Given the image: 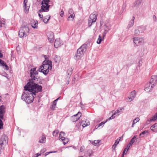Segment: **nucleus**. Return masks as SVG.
Wrapping results in <instances>:
<instances>
[{"instance_id": "1", "label": "nucleus", "mask_w": 157, "mask_h": 157, "mask_svg": "<svg viewBox=\"0 0 157 157\" xmlns=\"http://www.w3.org/2000/svg\"><path fill=\"white\" fill-rule=\"evenodd\" d=\"M42 87L37 84L32 85L30 82H28L24 86V91L21 96V99L28 104L32 102L33 100V95H36V93L42 91Z\"/></svg>"}, {"instance_id": "2", "label": "nucleus", "mask_w": 157, "mask_h": 157, "mask_svg": "<svg viewBox=\"0 0 157 157\" xmlns=\"http://www.w3.org/2000/svg\"><path fill=\"white\" fill-rule=\"evenodd\" d=\"M45 60L43 62V65L40 67L38 71L42 72L44 75H46L48 73L49 70L52 69V62L51 61L47 60L46 58Z\"/></svg>"}, {"instance_id": "3", "label": "nucleus", "mask_w": 157, "mask_h": 157, "mask_svg": "<svg viewBox=\"0 0 157 157\" xmlns=\"http://www.w3.org/2000/svg\"><path fill=\"white\" fill-rule=\"evenodd\" d=\"M87 48L86 44L82 45L77 50V53L75 54L74 58L76 60H78L83 57L86 52Z\"/></svg>"}, {"instance_id": "4", "label": "nucleus", "mask_w": 157, "mask_h": 157, "mask_svg": "<svg viewBox=\"0 0 157 157\" xmlns=\"http://www.w3.org/2000/svg\"><path fill=\"white\" fill-rule=\"evenodd\" d=\"M29 29L27 26L21 27L19 30L18 35L20 37H25L29 34Z\"/></svg>"}, {"instance_id": "5", "label": "nucleus", "mask_w": 157, "mask_h": 157, "mask_svg": "<svg viewBox=\"0 0 157 157\" xmlns=\"http://www.w3.org/2000/svg\"><path fill=\"white\" fill-rule=\"evenodd\" d=\"M30 77L32 78V79L29 80V82L32 85L36 84L35 83L36 81H37V78L36 75L38 74V72L36 71V68H33L31 69L30 72Z\"/></svg>"}, {"instance_id": "6", "label": "nucleus", "mask_w": 157, "mask_h": 157, "mask_svg": "<svg viewBox=\"0 0 157 157\" xmlns=\"http://www.w3.org/2000/svg\"><path fill=\"white\" fill-rule=\"evenodd\" d=\"M97 20V15L94 14H91L89 17L88 21V25L89 27L91 26L93 23L95 22Z\"/></svg>"}, {"instance_id": "7", "label": "nucleus", "mask_w": 157, "mask_h": 157, "mask_svg": "<svg viewBox=\"0 0 157 157\" xmlns=\"http://www.w3.org/2000/svg\"><path fill=\"white\" fill-rule=\"evenodd\" d=\"M133 41L137 46H139L143 44L144 42V39L142 38L135 37L133 38Z\"/></svg>"}, {"instance_id": "8", "label": "nucleus", "mask_w": 157, "mask_h": 157, "mask_svg": "<svg viewBox=\"0 0 157 157\" xmlns=\"http://www.w3.org/2000/svg\"><path fill=\"white\" fill-rule=\"evenodd\" d=\"M42 6L41 7V9L39 10V12H48L49 10V7L50 5L47 4H44L41 3Z\"/></svg>"}, {"instance_id": "9", "label": "nucleus", "mask_w": 157, "mask_h": 157, "mask_svg": "<svg viewBox=\"0 0 157 157\" xmlns=\"http://www.w3.org/2000/svg\"><path fill=\"white\" fill-rule=\"evenodd\" d=\"M81 113L80 112H78L77 114L71 117V120L72 122H75L79 119L80 117H81Z\"/></svg>"}, {"instance_id": "10", "label": "nucleus", "mask_w": 157, "mask_h": 157, "mask_svg": "<svg viewBox=\"0 0 157 157\" xmlns=\"http://www.w3.org/2000/svg\"><path fill=\"white\" fill-rule=\"evenodd\" d=\"M154 87V86L149 82L146 85L144 90L147 92H149L152 91V88Z\"/></svg>"}, {"instance_id": "11", "label": "nucleus", "mask_w": 157, "mask_h": 157, "mask_svg": "<svg viewBox=\"0 0 157 157\" xmlns=\"http://www.w3.org/2000/svg\"><path fill=\"white\" fill-rule=\"evenodd\" d=\"M136 92L135 90H134L132 91L130 94L129 96L128 97V101L130 102L132 101L136 96Z\"/></svg>"}, {"instance_id": "12", "label": "nucleus", "mask_w": 157, "mask_h": 157, "mask_svg": "<svg viewBox=\"0 0 157 157\" xmlns=\"http://www.w3.org/2000/svg\"><path fill=\"white\" fill-rule=\"evenodd\" d=\"M157 81V76L156 75L152 76L149 82L155 86L156 83Z\"/></svg>"}, {"instance_id": "13", "label": "nucleus", "mask_w": 157, "mask_h": 157, "mask_svg": "<svg viewBox=\"0 0 157 157\" xmlns=\"http://www.w3.org/2000/svg\"><path fill=\"white\" fill-rule=\"evenodd\" d=\"M49 35H48V40L51 43H52L54 40V34L53 32H50L49 33Z\"/></svg>"}, {"instance_id": "14", "label": "nucleus", "mask_w": 157, "mask_h": 157, "mask_svg": "<svg viewBox=\"0 0 157 157\" xmlns=\"http://www.w3.org/2000/svg\"><path fill=\"white\" fill-rule=\"evenodd\" d=\"M62 44L61 42L60 38L56 39L55 42L54 46L56 48H57Z\"/></svg>"}, {"instance_id": "15", "label": "nucleus", "mask_w": 157, "mask_h": 157, "mask_svg": "<svg viewBox=\"0 0 157 157\" xmlns=\"http://www.w3.org/2000/svg\"><path fill=\"white\" fill-rule=\"evenodd\" d=\"M90 124V122L87 120H86L85 121H82V122H79V125H82L83 128H84L87 126H88Z\"/></svg>"}, {"instance_id": "16", "label": "nucleus", "mask_w": 157, "mask_h": 157, "mask_svg": "<svg viewBox=\"0 0 157 157\" xmlns=\"http://www.w3.org/2000/svg\"><path fill=\"white\" fill-rule=\"evenodd\" d=\"M135 19V17L134 16H133L132 17L131 20L130 21L128 24V26L127 27V29H129L131 27L133 26V25L134 24V20Z\"/></svg>"}, {"instance_id": "17", "label": "nucleus", "mask_w": 157, "mask_h": 157, "mask_svg": "<svg viewBox=\"0 0 157 157\" xmlns=\"http://www.w3.org/2000/svg\"><path fill=\"white\" fill-rule=\"evenodd\" d=\"M150 129L152 131L155 132H157V123H155L150 127Z\"/></svg>"}, {"instance_id": "18", "label": "nucleus", "mask_w": 157, "mask_h": 157, "mask_svg": "<svg viewBox=\"0 0 157 157\" xmlns=\"http://www.w3.org/2000/svg\"><path fill=\"white\" fill-rule=\"evenodd\" d=\"M93 153V151L91 149L88 150L85 153V155L86 157H90L92 154Z\"/></svg>"}, {"instance_id": "19", "label": "nucleus", "mask_w": 157, "mask_h": 157, "mask_svg": "<svg viewBox=\"0 0 157 157\" xmlns=\"http://www.w3.org/2000/svg\"><path fill=\"white\" fill-rule=\"evenodd\" d=\"M140 33H143L146 29V27L144 26H140L137 27Z\"/></svg>"}, {"instance_id": "20", "label": "nucleus", "mask_w": 157, "mask_h": 157, "mask_svg": "<svg viewBox=\"0 0 157 157\" xmlns=\"http://www.w3.org/2000/svg\"><path fill=\"white\" fill-rule=\"evenodd\" d=\"M46 138L45 136L44 135H42L40 137L39 142L41 143H45L46 142Z\"/></svg>"}, {"instance_id": "21", "label": "nucleus", "mask_w": 157, "mask_h": 157, "mask_svg": "<svg viewBox=\"0 0 157 157\" xmlns=\"http://www.w3.org/2000/svg\"><path fill=\"white\" fill-rule=\"evenodd\" d=\"M143 0H136L134 3V6L138 7L141 5Z\"/></svg>"}, {"instance_id": "22", "label": "nucleus", "mask_w": 157, "mask_h": 157, "mask_svg": "<svg viewBox=\"0 0 157 157\" xmlns=\"http://www.w3.org/2000/svg\"><path fill=\"white\" fill-rule=\"evenodd\" d=\"M0 65L2 66H5L6 67V69L8 70L9 67L6 64V63L2 59H0Z\"/></svg>"}, {"instance_id": "23", "label": "nucleus", "mask_w": 157, "mask_h": 157, "mask_svg": "<svg viewBox=\"0 0 157 157\" xmlns=\"http://www.w3.org/2000/svg\"><path fill=\"white\" fill-rule=\"evenodd\" d=\"M72 71L73 69L72 68H69L67 70V77L68 78H70L71 75L72 73Z\"/></svg>"}, {"instance_id": "24", "label": "nucleus", "mask_w": 157, "mask_h": 157, "mask_svg": "<svg viewBox=\"0 0 157 157\" xmlns=\"http://www.w3.org/2000/svg\"><path fill=\"white\" fill-rule=\"evenodd\" d=\"M59 98H57L56 100H55L53 102V103H52V109L53 110H54L56 106V105L57 101L59 99Z\"/></svg>"}, {"instance_id": "25", "label": "nucleus", "mask_w": 157, "mask_h": 157, "mask_svg": "<svg viewBox=\"0 0 157 157\" xmlns=\"http://www.w3.org/2000/svg\"><path fill=\"white\" fill-rule=\"evenodd\" d=\"M120 139H117L116 140L114 144L112 146V148L113 149H114L116 148L117 145L119 144Z\"/></svg>"}, {"instance_id": "26", "label": "nucleus", "mask_w": 157, "mask_h": 157, "mask_svg": "<svg viewBox=\"0 0 157 157\" xmlns=\"http://www.w3.org/2000/svg\"><path fill=\"white\" fill-rule=\"evenodd\" d=\"M65 134L64 132H60L59 133V140H63V139H64V138H65L64 137V136H65Z\"/></svg>"}, {"instance_id": "27", "label": "nucleus", "mask_w": 157, "mask_h": 157, "mask_svg": "<svg viewBox=\"0 0 157 157\" xmlns=\"http://www.w3.org/2000/svg\"><path fill=\"white\" fill-rule=\"evenodd\" d=\"M61 59L60 57L57 55H56L54 59V60L56 63H59Z\"/></svg>"}, {"instance_id": "28", "label": "nucleus", "mask_w": 157, "mask_h": 157, "mask_svg": "<svg viewBox=\"0 0 157 157\" xmlns=\"http://www.w3.org/2000/svg\"><path fill=\"white\" fill-rule=\"evenodd\" d=\"M5 107L3 105H2L0 107V114H3L5 112Z\"/></svg>"}, {"instance_id": "29", "label": "nucleus", "mask_w": 157, "mask_h": 157, "mask_svg": "<svg viewBox=\"0 0 157 157\" xmlns=\"http://www.w3.org/2000/svg\"><path fill=\"white\" fill-rule=\"evenodd\" d=\"M70 15L69 16L68 18V21H72L74 19L75 15L74 14H70Z\"/></svg>"}, {"instance_id": "30", "label": "nucleus", "mask_w": 157, "mask_h": 157, "mask_svg": "<svg viewBox=\"0 0 157 157\" xmlns=\"http://www.w3.org/2000/svg\"><path fill=\"white\" fill-rule=\"evenodd\" d=\"M50 18V16H46L43 19V21L45 23H47Z\"/></svg>"}, {"instance_id": "31", "label": "nucleus", "mask_w": 157, "mask_h": 157, "mask_svg": "<svg viewBox=\"0 0 157 157\" xmlns=\"http://www.w3.org/2000/svg\"><path fill=\"white\" fill-rule=\"evenodd\" d=\"M137 136H134L131 139V140L129 143H130V145H132L134 143L135 141V139L136 138V137Z\"/></svg>"}, {"instance_id": "32", "label": "nucleus", "mask_w": 157, "mask_h": 157, "mask_svg": "<svg viewBox=\"0 0 157 157\" xmlns=\"http://www.w3.org/2000/svg\"><path fill=\"white\" fill-rule=\"evenodd\" d=\"M157 119V118L156 117V114L154 115V116L152 117L149 120H148V121H149L151 122L152 121H154L155 120Z\"/></svg>"}, {"instance_id": "33", "label": "nucleus", "mask_w": 157, "mask_h": 157, "mask_svg": "<svg viewBox=\"0 0 157 157\" xmlns=\"http://www.w3.org/2000/svg\"><path fill=\"white\" fill-rule=\"evenodd\" d=\"M101 142V140H94V141L92 142V144L95 146H98V144Z\"/></svg>"}, {"instance_id": "34", "label": "nucleus", "mask_w": 157, "mask_h": 157, "mask_svg": "<svg viewBox=\"0 0 157 157\" xmlns=\"http://www.w3.org/2000/svg\"><path fill=\"white\" fill-rule=\"evenodd\" d=\"M104 31L108 32L109 30V27L106 24H105L104 25Z\"/></svg>"}, {"instance_id": "35", "label": "nucleus", "mask_w": 157, "mask_h": 157, "mask_svg": "<svg viewBox=\"0 0 157 157\" xmlns=\"http://www.w3.org/2000/svg\"><path fill=\"white\" fill-rule=\"evenodd\" d=\"M37 21H34V22L33 23V24H32V26L33 28L35 29L37 27Z\"/></svg>"}, {"instance_id": "36", "label": "nucleus", "mask_w": 157, "mask_h": 157, "mask_svg": "<svg viewBox=\"0 0 157 157\" xmlns=\"http://www.w3.org/2000/svg\"><path fill=\"white\" fill-rule=\"evenodd\" d=\"M140 33L139 29L137 28V29H136L135 30L134 34L135 35H139Z\"/></svg>"}, {"instance_id": "37", "label": "nucleus", "mask_w": 157, "mask_h": 157, "mask_svg": "<svg viewBox=\"0 0 157 157\" xmlns=\"http://www.w3.org/2000/svg\"><path fill=\"white\" fill-rule=\"evenodd\" d=\"M59 132V131L58 130H55L53 132V135L54 136L56 137L57 136Z\"/></svg>"}, {"instance_id": "38", "label": "nucleus", "mask_w": 157, "mask_h": 157, "mask_svg": "<svg viewBox=\"0 0 157 157\" xmlns=\"http://www.w3.org/2000/svg\"><path fill=\"white\" fill-rule=\"evenodd\" d=\"M61 140L63 142V143L64 144H66L67 143L68 141L69 140L68 138H66L65 137L64 138V139L63 140Z\"/></svg>"}, {"instance_id": "39", "label": "nucleus", "mask_w": 157, "mask_h": 157, "mask_svg": "<svg viewBox=\"0 0 157 157\" xmlns=\"http://www.w3.org/2000/svg\"><path fill=\"white\" fill-rule=\"evenodd\" d=\"M102 40L101 39V36L99 35V37L98 38V40L97 41V43L98 44H100L101 43Z\"/></svg>"}, {"instance_id": "40", "label": "nucleus", "mask_w": 157, "mask_h": 157, "mask_svg": "<svg viewBox=\"0 0 157 157\" xmlns=\"http://www.w3.org/2000/svg\"><path fill=\"white\" fill-rule=\"evenodd\" d=\"M115 114V113H114L108 119L106 120V121L110 120L111 119H114L115 117V116H114V115Z\"/></svg>"}, {"instance_id": "41", "label": "nucleus", "mask_w": 157, "mask_h": 157, "mask_svg": "<svg viewBox=\"0 0 157 157\" xmlns=\"http://www.w3.org/2000/svg\"><path fill=\"white\" fill-rule=\"evenodd\" d=\"M147 132H147V130H145V131H143V132H141V133H140V135H139L140 137H144L143 136H141L142 135H144L146 133H147Z\"/></svg>"}, {"instance_id": "42", "label": "nucleus", "mask_w": 157, "mask_h": 157, "mask_svg": "<svg viewBox=\"0 0 157 157\" xmlns=\"http://www.w3.org/2000/svg\"><path fill=\"white\" fill-rule=\"evenodd\" d=\"M85 147L84 146H82L80 149V152H83L85 150Z\"/></svg>"}, {"instance_id": "43", "label": "nucleus", "mask_w": 157, "mask_h": 157, "mask_svg": "<svg viewBox=\"0 0 157 157\" xmlns=\"http://www.w3.org/2000/svg\"><path fill=\"white\" fill-rule=\"evenodd\" d=\"M140 121V119L138 117H137L134 119L133 121L134 124H136L137 122H138Z\"/></svg>"}, {"instance_id": "44", "label": "nucleus", "mask_w": 157, "mask_h": 157, "mask_svg": "<svg viewBox=\"0 0 157 157\" xmlns=\"http://www.w3.org/2000/svg\"><path fill=\"white\" fill-rule=\"evenodd\" d=\"M5 21L2 20L0 19V26H2V25H4L5 24Z\"/></svg>"}, {"instance_id": "45", "label": "nucleus", "mask_w": 157, "mask_h": 157, "mask_svg": "<svg viewBox=\"0 0 157 157\" xmlns=\"http://www.w3.org/2000/svg\"><path fill=\"white\" fill-rule=\"evenodd\" d=\"M49 0H43L41 3H43L44 4H48V2H49Z\"/></svg>"}, {"instance_id": "46", "label": "nucleus", "mask_w": 157, "mask_h": 157, "mask_svg": "<svg viewBox=\"0 0 157 157\" xmlns=\"http://www.w3.org/2000/svg\"><path fill=\"white\" fill-rule=\"evenodd\" d=\"M27 0H24L23 4H24V7L25 6V10H26V3H27Z\"/></svg>"}, {"instance_id": "47", "label": "nucleus", "mask_w": 157, "mask_h": 157, "mask_svg": "<svg viewBox=\"0 0 157 157\" xmlns=\"http://www.w3.org/2000/svg\"><path fill=\"white\" fill-rule=\"evenodd\" d=\"M107 121H106L104 122H101V123H100L99 124V125L98 126V127H99L100 126H101L102 125H104V124L107 122Z\"/></svg>"}, {"instance_id": "48", "label": "nucleus", "mask_w": 157, "mask_h": 157, "mask_svg": "<svg viewBox=\"0 0 157 157\" xmlns=\"http://www.w3.org/2000/svg\"><path fill=\"white\" fill-rule=\"evenodd\" d=\"M68 13L70 14H74L73 10L72 9H70L69 10Z\"/></svg>"}, {"instance_id": "49", "label": "nucleus", "mask_w": 157, "mask_h": 157, "mask_svg": "<svg viewBox=\"0 0 157 157\" xmlns=\"http://www.w3.org/2000/svg\"><path fill=\"white\" fill-rule=\"evenodd\" d=\"M3 123L2 122L1 119H0V129H1L2 127Z\"/></svg>"}, {"instance_id": "50", "label": "nucleus", "mask_w": 157, "mask_h": 157, "mask_svg": "<svg viewBox=\"0 0 157 157\" xmlns=\"http://www.w3.org/2000/svg\"><path fill=\"white\" fill-rule=\"evenodd\" d=\"M60 16L61 17H63L64 15V12L63 10H61L60 12Z\"/></svg>"}, {"instance_id": "51", "label": "nucleus", "mask_w": 157, "mask_h": 157, "mask_svg": "<svg viewBox=\"0 0 157 157\" xmlns=\"http://www.w3.org/2000/svg\"><path fill=\"white\" fill-rule=\"evenodd\" d=\"M142 61L141 60H140L138 62L139 65H138V66L139 67H140L142 65Z\"/></svg>"}, {"instance_id": "52", "label": "nucleus", "mask_w": 157, "mask_h": 157, "mask_svg": "<svg viewBox=\"0 0 157 157\" xmlns=\"http://www.w3.org/2000/svg\"><path fill=\"white\" fill-rule=\"evenodd\" d=\"M108 32H106V31H104V32L102 33V36L103 38L105 37L106 35V34Z\"/></svg>"}, {"instance_id": "53", "label": "nucleus", "mask_w": 157, "mask_h": 157, "mask_svg": "<svg viewBox=\"0 0 157 157\" xmlns=\"http://www.w3.org/2000/svg\"><path fill=\"white\" fill-rule=\"evenodd\" d=\"M152 17H153V20L154 21H157V19H156V17L155 16V15H153Z\"/></svg>"}, {"instance_id": "54", "label": "nucleus", "mask_w": 157, "mask_h": 157, "mask_svg": "<svg viewBox=\"0 0 157 157\" xmlns=\"http://www.w3.org/2000/svg\"><path fill=\"white\" fill-rule=\"evenodd\" d=\"M127 151V148H125L124 149V150L123 151V154H124L125 155V154H126V152H125V151Z\"/></svg>"}, {"instance_id": "55", "label": "nucleus", "mask_w": 157, "mask_h": 157, "mask_svg": "<svg viewBox=\"0 0 157 157\" xmlns=\"http://www.w3.org/2000/svg\"><path fill=\"white\" fill-rule=\"evenodd\" d=\"M131 145H130V143L129 144H128V145L127 146V147L126 148H127V151H128V150H129L130 147Z\"/></svg>"}, {"instance_id": "56", "label": "nucleus", "mask_w": 157, "mask_h": 157, "mask_svg": "<svg viewBox=\"0 0 157 157\" xmlns=\"http://www.w3.org/2000/svg\"><path fill=\"white\" fill-rule=\"evenodd\" d=\"M38 15L39 16V17L41 18H42L43 17V15L42 14H41L40 13H39L38 14Z\"/></svg>"}, {"instance_id": "57", "label": "nucleus", "mask_w": 157, "mask_h": 157, "mask_svg": "<svg viewBox=\"0 0 157 157\" xmlns=\"http://www.w3.org/2000/svg\"><path fill=\"white\" fill-rule=\"evenodd\" d=\"M3 114H0V119H3Z\"/></svg>"}, {"instance_id": "58", "label": "nucleus", "mask_w": 157, "mask_h": 157, "mask_svg": "<svg viewBox=\"0 0 157 157\" xmlns=\"http://www.w3.org/2000/svg\"><path fill=\"white\" fill-rule=\"evenodd\" d=\"M2 56H3V55L1 53V51H0V58H2Z\"/></svg>"}, {"instance_id": "59", "label": "nucleus", "mask_w": 157, "mask_h": 157, "mask_svg": "<svg viewBox=\"0 0 157 157\" xmlns=\"http://www.w3.org/2000/svg\"><path fill=\"white\" fill-rule=\"evenodd\" d=\"M19 49H20V48H19V46H17V47L16 50H17V51H19Z\"/></svg>"}, {"instance_id": "60", "label": "nucleus", "mask_w": 157, "mask_h": 157, "mask_svg": "<svg viewBox=\"0 0 157 157\" xmlns=\"http://www.w3.org/2000/svg\"><path fill=\"white\" fill-rule=\"evenodd\" d=\"M57 152V151H50V152H49V153H55V152Z\"/></svg>"}, {"instance_id": "61", "label": "nucleus", "mask_w": 157, "mask_h": 157, "mask_svg": "<svg viewBox=\"0 0 157 157\" xmlns=\"http://www.w3.org/2000/svg\"><path fill=\"white\" fill-rule=\"evenodd\" d=\"M120 111L118 110H117L116 112H115V113H115V114L116 113H119V112H120Z\"/></svg>"}, {"instance_id": "62", "label": "nucleus", "mask_w": 157, "mask_h": 157, "mask_svg": "<svg viewBox=\"0 0 157 157\" xmlns=\"http://www.w3.org/2000/svg\"><path fill=\"white\" fill-rule=\"evenodd\" d=\"M134 124V123L133 122V123H132V127L133 128L134 127V124Z\"/></svg>"}, {"instance_id": "63", "label": "nucleus", "mask_w": 157, "mask_h": 157, "mask_svg": "<svg viewBox=\"0 0 157 157\" xmlns=\"http://www.w3.org/2000/svg\"><path fill=\"white\" fill-rule=\"evenodd\" d=\"M37 155L36 156V157H37L39 155H40V154H37Z\"/></svg>"}, {"instance_id": "64", "label": "nucleus", "mask_w": 157, "mask_h": 157, "mask_svg": "<svg viewBox=\"0 0 157 157\" xmlns=\"http://www.w3.org/2000/svg\"><path fill=\"white\" fill-rule=\"evenodd\" d=\"M124 155H125L124 154H123V153L122 154L121 157H124Z\"/></svg>"}]
</instances>
